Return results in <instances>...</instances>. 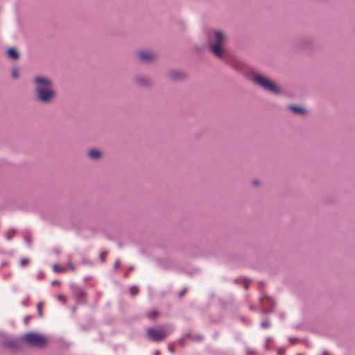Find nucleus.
<instances>
[{
  "mask_svg": "<svg viewBox=\"0 0 355 355\" xmlns=\"http://www.w3.org/2000/svg\"><path fill=\"white\" fill-rule=\"evenodd\" d=\"M88 155L92 159H98L101 157V153L98 150L91 149L88 151Z\"/></svg>",
  "mask_w": 355,
  "mask_h": 355,
  "instance_id": "obj_9",
  "label": "nucleus"
},
{
  "mask_svg": "<svg viewBox=\"0 0 355 355\" xmlns=\"http://www.w3.org/2000/svg\"><path fill=\"white\" fill-rule=\"evenodd\" d=\"M85 293L82 291V290H80L79 291V293H78V300L81 302L82 300H83V298L85 297Z\"/></svg>",
  "mask_w": 355,
  "mask_h": 355,
  "instance_id": "obj_17",
  "label": "nucleus"
},
{
  "mask_svg": "<svg viewBox=\"0 0 355 355\" xmlns=\"http://www.w3.org/2000/svg\"><path fill=\"white\" fill-rule=\"evenodd\" d=\"M34 83L35 85L37 98L40 101L44 102V78L42 76H37L35 78Z\"/></svg>",
  "mask_w": 355,
  "mask_h": 355,
  "instance_id": "obj_5",
  "label": "nucleus"
},
{
  "mask_svg": "<svg viewBox=\"0 0 355 355\" xmlns=\"http://www.w3.org/2000/svg\"><path fill=\"white\" fill-rule=\"evenodd\" d=\"M12 76L14 78H17L19 76L17 69L14 68L12 69Z\"/></svg>",
  "mask_w": 355,
  "mask_h": 355,
  "instance_id": "obj_19",
  "label": "nucleus"
},
{
  "mask_svg": "<svg viewBox=\"0 0 355 355\" xmlns=\"http://www.w3.org/2000/svg\"><path fill=\"white\" fill-rule=\"evenodd\" d=\"M130 291L131 294L133 295H135L139 293V288L137 286L131 287Z\"/></svg>",
  "mask_w": 355,
  "mask_h": 355,
  "instance_id": "obj_18",
  "label": "nucleus"
},
{
  "mask_svg": "<svg viewBox=\"0 0 355 355\" xmlns=\"http://www.w3.org/2000/svg\"><path fill=\"white\" fill-rule=\"evenodd\" d=\"M261 326L262 328H268L270 326V323L267 321H263L261 323Z\"/></svg>",
  "mask_w": 355,
  "mask_h": 355,
  "instance_id": "obj_22",
  "label": "nucleus"
},
{
  "mask_svg": "<svg viewBox=\"0 0 355 355\" xmlns=\"http://www.w3.org/2000/svg\"><path fill=\"white\" fill-rule=\"evenodd\" d=\"M53 270L55 272H65L66 269L63 267L60 266L58 263L53 265Z\"/></svg>",
  "mask_w": 355,
  "mask_h": 355,
  "instance_id": "obj_13",
  "label": "nucleus"
},
{
  "mask_svg": "<svg viewBox=\"0 0 355 355\" xmlns=\"http://www.w3.org/2000/svg\"><path fill=\"white\" fill-rule=\"evenodd\" d=\"M15 234V230H9L6 233V236L8 240H10L12 239V237Z\"/></svg>",
  "mask_w": 355,
  "mask_h": 355,
  "instance_id": "obj_14",
  "label": "nucleus"
},
{
  "mask_svg": "<svg viewBox=\"0 0 355 355\" xmlns=\"http://www.w3.org/2000/svg\"><path fill=\"white\" fill-rule=\"evenodd\" d=\"M37 311H38V313L40 316L42 315V303H39L37 304Z\"/></svg>",
  "mask_w": 355,
  "mask_h": 355,
  "instance_id": "obj_21",
  "label": "nucleus"
},
{
  "mask_svg": "<svg viewBox=\"0 0 355 355\" xmlns=\"http://www.w3.org/2000/svg\"><path fill=\"white\" fill-rule=\"evenodd\" d=\"M30 319H31V318H30V317H26V318H25V322H26V323H27Z\"/></svg>",
  "mask_w": 355,
  "mask_h": 355,
  "instance_id": "obj_29",
  "label": "nucleus"
},
{
  "mask_svg": "<svg viewBox=\"0 0 355 355\" xmlns=\"http://www.w3.org/2000/svg\"><path fill=\"white\" fill-rule=\"evenodd\" d=\"M254 80L257 85L263 87L266 90L275 94L279 92V87L274 83L263 76H257L254 77Z\"/></svg>",
  "mask_w": 355,
  "mask_h": 355,
  "instance_id": "obj_3",
  "label": "nucleus"
},
{
  "mask_svg": "<svg viewBox=\"0 0 355 355\" xmlns=\"http://www.w3.org/2000/svg\"><path fill=\"white\" fill-rule=\"evenodd\" d=\"M157 355H158V354Z\"/></svg>",
  "mask_w": 355,
  "mask_h": 355,
  "instance_id": "obj_33",
  "label": "nucleus"
},
{
  "mask_svg": "<svg viewBox=\"0 0 355 355\" xmlns=\"http://www.w3.org/2000/svg\"><path fill=\"white\" fill-rule=\"evenodd\" d=\"M58 300L62 302L63 304H64L66 302V298L64 295H59L58 297Z\"/></svg>",
  "mask_w": 355,
  "mask_h": 355,
  "instance_id": "obj_23",
  "label": "nucleus"
},
{
  "mask_svg": "<svg viewBox=\"0 0 355 355\" xmlns=\"http://www.w3.org/2000/svg\"><path fill=\"white\" fill-rule=\"evenodd\" d=\"M254 352H248V355H254Z\"/></svg>",
  "mask_w": 355,
  "mask_h": 355,
  "instance_id": "obj_30",
  "label": "nucleus"
},
{
  "mask_svg": "<svg viewBox=\"0 0 355 355\" xmlns=\"http://www.w3.org/2000/svg\"><path fill=\"white\" fill-rule=\"evenodd\" d=\"M137 81L139 84L142 85H147L148 83V80L145 77H138Z\"/></svg>",
  "mask_w": 355,
  "mask_h": 355,
  "instance_id": "obj_15",
  "label": "nucleus"
},
{
  "mask_svg": "<svg viewBox=\"0 0 355 355\" xmlns=\"http://www.w3.org/2000/svg\"><path fill=\"white\" fill-rule=\"evenodd\" d=\"M8 55L9 58L16 60L19 58V53L15 49L10 48L8 50Z\"/></svg>",
  "mask_w": 355,
  "mask_h": 355,
  "instance_id": "obj_10",
  "label": "nucleus"
},
{
  "mask_svg": "<svg viewBox=\"0 0 355 355\" xmlns=\"http://www.w3.org/2000/svg\"><path fill=\"white\" fill-rule=\"evenodd\" d=\"M139 58L144 61V62H149L152 60H153L155 58V55L153 53L150 51H140L138 53Z\"/></svg>",
  "mask_w": 355,
  "mask_h": 355,
  "instance_id": "obj_8",
  "label": "nucleus"
},
{
  "mask_svg": "<svg viewBox=\"0 0 355 355\" xmlns=\"http://www.w3.org/2000/svg\"><path fill=\"white\" fill-rule=\"evenodd\" d=\"M119 261H116V263H115L116 267H118V266H119Z\"/></svg>",
  "mask_w": 355,
  "mask_h": 355,
  "instance_id": "obj_31",
  "label": "nucleus"
},
{
  "mask_svg": "<svg viewBox=\"0 0 355 355\" xmlns=\"http://www.w3.org/2000/svg\"><path fill=\"white\" fill-rule=\"evenodd\" d=\"M159 315V313L156 310H151L146 313V315L149 319H153L156 317H157Z\"/></svg>",
  "mask_w": 355,
  "mask_h": 355,
  "instance_id": "obj_12",
  "label": "nucleus"
},
{
  "mask_svg": "<svg viewBox=\"0 0 355 355\" xmlns=\"http://www.w3.org/2000/svg\"><path fill=\"white\" fill-rule=\"evenodd\" d=\"M21 340L34 347H40L44 345V336L32 331L23 334Z\"/></svg>",
  "mask_w": 355,
  "mask_h": 355,
  "instance_id": "obj_1",
  "label": "nucleus"
},
{
  "mask_svg": "<svg viewBox=\"0 0 355 355\" xmlns=\"http://www.w3.org/2000/svg\"><path fill=\"white\" fill-rule=\"evenodd\" d=\"M68 266L69 267V268L73 271V272H75L76 268V266L71 261V259H69V262H68Z\"/></svg>",
  "mask_w": 355,
  "mask_h": 355,
  "instance_id": "obj_20",
  "label": "nucleus"
},
{
  "mask_svg": "<svg viewBox=\"0 0 355 355\" xmlns=\"http://www.w3.org/2000/svg\"><path fill=\"white\" fill-rule=\"evenodd\" d=\"M253 184H254V186H258V185H259V182H258V181H257V180H254V181H253Z\"/></svg>",
  "mask_w": 355,
  "mask_h": 355,
  "instance_id": "obj_28",
  "label": "nucleus"
},
{
  "mask_svg": "<svg viewBox=\"0 0 355 355\" xmlns=\"http://www.w3.org/2000/svg\"><path fill=\"white\" fill-rule=\"evenodd\" d=\"M105 254V252H102L101 254V259L102 260V261H105V259H104Z\"/></svg>",
  "mask_w": 355,
  "mask_h": 355,
  "instance_id": "obj_26",
  "label": "nucleus"
},
{
  "mask_svg": "<svg viewBox=\"0 0 355 355\" xmlns=\"http://www.w3.org/2000/svg\"><path fill=\"white\" fill-rule=\"evenodd\" d=\"M323 355H330V354H329L327 352H324Z\"/></svg>",
  "mask_w": 355,
  "mask_h": 355,
  "instance_id": "obj_32",
  "label": "nucleus"
},
{
  "mask_svg": "<svg viewBox=\"0 0 355 355\" xmlns=\"http://www.w3.org/2000/svg\"><path fill=\"white\" fill-rule=\"evenodd\" d=\"M168 350H169L171 353H173V352H174V351H175V350H174V348H173V346H171V345H168Z\"/></svg>",
  "mask_w": 355,
  "mask_h": 355,
  "instance_id": "obj_25",
  "label": "nucleus"
},
{
  "mask_svg": "<svg viewBox=\"0 0 355 355\" xmlns=\"http://www.w3.org/2000/svg\"><path fill=\"white\" fill-rule=\"evenodd\" d=\"M29 263V259L27 258H23L20 260V266L21 267H25Z\"/></svg>",
  "mask_w": 355,
  "mask_h": 355,
  "instance_id": "obj_16",
  "label": "nucleus"
},
{
  "mask_svg": "<svg viewBox=\"0 0 355 355\" xmlns=\"http://www.w3.org/2000/svg\"><path fill=\"white\" fill-rule=\"evenodd\" d=\"M225 41L224 34L220 31H215L214 40L210 45L211 51L217 57H221L223 53V45Z\"/></svg>",
  "mask_w": 355,
  "mask_h": 355,
  "instance_id": "obj_2",
  "label": "nucleus"
},
{
  "mask_svg": "<svg viewBox=\"0 0 355 355\" xmlns=\"http://www.w3.org/2000/svg\"><path fill=\"white\" fill-rule=\"evenodd\" d=\"M56 96V91L53 88L51 82L46 79V103L51 101Z\"/></svg>",
  "mask_w": 355,
  "mask_h": 355,
  "instance_id": "obj_7",
  "label": "nucleus"
},
{
  "mask_svg": "<svg viewBox=\"0 0 355 355\" xmlns=\"http://www.w3.org/2000/svg\"><path fill=\"white\" fill-rule=\"evenodd\" d=\"M186 293V289H184L183 291H181V293H180V296L182 297L184 295V293Z\"/></svg>",
  "mask_w": 355,
  "mask_h": 355,
  "instance_id": "obj_27",
  "label": "nucleus"
},
{
  "mask_svg": "<svg viewBox=\"0 0 355 355\" xmlns=\"http://www.w3.org/2000/svg\"><path fill=\"white\" fill-rule=\"evenodd\" d=\"M51 284H52L53 286H58V285H60V282H59V281H58V280H54V281H53V282H51Z\"/></svg>",
  "mask_w": 355,
  "mask_h": 355,
  "instance_id": "obj_24",
  "label": "nucleus"
},
{
  "mask_svg": "<svg viewBox=\"0 0 355 355\" xmlns=\"http://www.w3.org/2000/svg\"><path fill=\"white\" fill-rule=\"evenodd\" d=\"M24 342L21 340V337L15 339H8L3 342V345L10 349H19L21 347Z\"/></svg>",
  "mask_w": 355,
  "mask_h": 355,
  "instance_id": "obj_6",
  "label": "nucleus"
},
{
  "mask_svg": "<svg viewBox=\"0 0 355 355\" xmlns=\"http://www.w3.org/2000/svg\"><path fill=\"white\" fill-rule=\"evenodd\" d=\"M289 109L297 114H304L306 112L305 109L300 106L290 105Z\"/></svg>",
  "mask_w": 355,
  "mask_h": 355,
  "instance_id": "obj_11",
  "label": "nucleus"
},
{
  "mask_svg": "<svg viewBox=\"0 0 355 355\" xmlns=\"http://www.w3.org/2000/svg\"><path fill=\"white\" fill-rule=\"evenodd\" d=\"M146 333L148 338L155 342L164 340L168 336V334L163 330L157 329L153 327L146 329Z\"/></svg>",
  "mask_w": 355,
  "mask_h": 355,
  "instance_id": "obj_4",
  "label": "nucleus"
}]
</instances>
